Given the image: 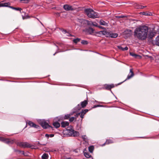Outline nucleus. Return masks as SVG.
<instances>
[{
  "mask_svg": "<svg viewBox=\"0 0 159 159\" xmlns=\"http://www.w3.org/2000/svg\"><path fill=\"white\" fill-rule=\"evenodd\" d=\"M57 53V52H56L53 55L54 56Z\"/></svg>",
  "mask_w": 159,
  "mask_h": 159,
  "instance_id": "09e8293b",
  "label": "nucleus"
},
{
  "mask_svg": "<svg viewBox=\"0 0 159 159\" xmlns=\"http://www.w3.org/2000/svg\"><path fill=\"white\" fill-rule=\"evenodd\" d=\"M17 146L23 148H33L34 146L26 142H18L16 143Z\"/></svg>",
  "mask_w": 159,
  "mask_h": 159,
  "instance_id": "7ed1b4c3",
  "label": "nucleus"
},
{
  "mask_svg": "<svg viewBox=\"0 0 159 159\" xmlns=\"http://www.w3.org/2000/svg\"><path fill=\"white\" fill-rule=\"evenodd\" d=\"M88 101L85 100L81 102V106L82 108H84L88 104Z\"/></svg>",
  "mask_w": 159,
  "mask_h": 159,
  "instance_id": "ddd939ff",
  "label": "nucleus"
},
{
  "mask_svg": "<svg viewBox=\"0 0 159 159\" xmlns=\"http://www.w3.org/2000/svg\"><path fill=\"white\" fill-rule=\"evenodd\" d=\"M155 33L150 28L145 25L139 26L135 29L134 35L139 40H143L147 38L152 39L155 36Z\"/></svg>",
  "mask_w": 159,
  "mask_h": 159,
  "instance_id": "f257e3e1",
  "label": "nucleus"
},
{
  "mask_svg": "<svg viewBox=\"0 0 159 159\" xmlns=\"http://www.w3.org/2000/svg\"><path fill=\"white\" fill-rule=\"evenodd\" d=\"M94 149V147L93 146H90L89 148V152H93Z\"/></svg>",
  "mask_w": 159,
  "mask_h": 159,
  "instance_id": "cd10ccee",
  "label": "nucleus"
},
{
  "mask_svg": "<svg viewBox=\"0 0 159 159\" xmlns=\"http://www.w3.org/2000/svg\"><path fill=\"white\" fill-rule=\"evenodd\" d=\"M117 47L119 49H120L123 51L127 50L128 49V47L127 46L125 47V48H123L120 46H117Z\"/></svg>",
  "mask_w": 159,
  "mask_h": 159,
  "instance_id": "a211bd4d",
  "label": "nucleus"
},
{
  "mask_svg": "<svg viewBox=\"0 0 159 159\" xmlns=\"http://www.w3.org/2000/svg\"><path fill=\"white\" fill-rule=\"evenodd\" d=\"M92 25H93V26H96V27H98V25L97 23H96V22H92Z\"/></svg>",
  "mask_w": 159,
  "mask_h": 159,
  "instance_id": "58836bf2",
  "label": "nucleus"
},
{
  "mask_svg": "<svg viewBox=\"0 0 159 159\" xmlns=\"http://www.w3.org/2000/svg\"><path fill=\"white\" fill-rule=\"evenodd\" d=\"M90 109H89V110H90ZM89 110L88 109H84L82 110V111L80 113H78L77 114V116H80V117L82 119H83L84 117V116L85 114H86L88 111Z\"/></svg>",
  "mask_w": 159,
  "mask_h": 159,
  "instance_id": "6e6552de",
  "label": "nucleus"
},
{
  "mask_svg": "<svg viewBox=\"0 0 159 159\" xmlns=\"http://www.w3.org/2000/svg\"><path fill=\"white\" fill-rule=\"evenodd\" d=\"M92 22L89 21H87V25H92Z\"/></svg>",
  "mask_w": 159,
  "mask_h": 159,
  "instance_id": "a19ab883",
  "label": "nucleus"
},
{
  "mask_svg": "<svg viewBox=\"0 0 159 159\" xmlns=\"http://www.w3.org/2000/svg\"><path fill=\"white\" fill-rule=\"evenodd\" d=\"M84 152V155L85 156L88 158H90L91 157V155L90 154V153L88 152Z\"/></svg>",
  "mask_w": 159,
  "mask_h": 159,
  "instance_id": "a878e982",
  "label": "nucleus"
},
{
  "mask_svg": "<svg viewBox=\"0 0 159 159\" xmlns=\"http://www.w3.org/2000/svg\"><path fill=\"white\" fill-rule=\"evenodd\" d=\"M156 44L159 46V36L156 38Z\"/></svg>",
  "mask_w": 159,
  "mask_h": 159,
  "instance_id": "473e14b6",
  "label": "nucleus"
},
{
  "mask_svg": "<svg viewBox=\"0 0 159 159\" xmlns=\"http://www.w3.org/2000/svg\"><path fill=\"white\" fill-rule=\"evenodd\" d=\"M66 131L68 134L72 136H77L79 135V133L78 132L75 131L71 127H67Z\"/></svg>",
  "mask_w": 159,
  "mask_h": 159,
  "instance_id": "20e7f679",
  "label": "nucleus"
},
{
  "mask_svg": "<svg viewBox=\"0 0 159 159\" xmlns=\"http://www.w3.org/2000/svg\"><path fill=\"white\" fill-rule=\"evenodd\" d=\"M130 55L131 56H132L133 57H134L135 58H137V57L139 56V55H137V54H135L134 53H133V52H130Z\"/></svg>",
  "mask_w": 159,
  "mask_h": 159,
  "instance_id": "7c9ffc66",
  "label": "nucleus"
},
{
  "mask_svg": "<svg viewBox=\"0 0 159 159\" xmlns=\"http://www.w3.org/2000/svg\"><path fill=\"white\" fill-rule=\"evenodd\" d=\"M45 136L46 137H47L48 139L49 137V134H46L45 135Z\"/></svg>",
  "mask_w": 159,
  "mask_h": 159,
  "instance_id": "a18cd8bd",
  "label": "nucleus"
},
{
  "mask_svg": "<svg viewBox=\"0 0 159 159\" xmlns=\"http://www.w3.org/2000/svg\"><path fill=\"white\" fill-rule=\"evenodd\" d=\"M0 141H2L7 144H12L14 142V140L9 139H6L2 137H0Z\"/></svg>",
  "mask_w": 159,
  "mask_h": 159,
  "instance_id": "423d86ee",
  "label": "nucleus"
},
{
  "mask_svg": "<svg viewBox=\"0 0 159 159\" xmlns=\"http://www.w3.org/2000/svg\"><path fill=\"white\" fill-rule=\"evenodd\" d=\"M81 40V39L79 38H77L76 39H74L73 40V42L75 44H76L78 42H80Z\"/></svg>",
  "mask_w": 159,
  "mask_h": 159,
  "instance_id": "b1692460",
  "label": "nucleus"
},
{
  "mask_svg": "<svg viewBox=\"0 0 159 159\" xmlns=\"http://www.w3.org/2000/svg\"><path fill=\"white\" fill-rule=\"evenodd\" d=\"M84 12L87 16L91 18H95L98 17V13L90 8L86 9Z\"/></svg>",
  "mask_w": 159,
  "mask_h": 159,
  "instance_id": "f03ea898",
  "label": "nucleus"
},
{
  "mask_svg": "<svg viewBox=\"0 0 159 159\" xmlns=\"http://www.w3.org/2000/svg\"><path fill=\"white\" fill-rule=\"evenodd\" d=\"M105 87L106 89L110 90L111 88H114V86L113 84L111 85L107 84L105 86Z\"/></svg>",
  "mask_w": 159,
  "mask_h": 159,
  "instance_id": "4468645a",
  "label": "nucleus"
},
{
  "mask_svg": "<svg viewBox=\"0 0 159 159\" xmlns=\"http://www.w3.org/2000/svg\"><path fill=\"white\" fill-rule=\"evenodd\" d=\"M98 27L102 29H105L104 27H102V26H98Z\"/></svg>",
  "mask_w": 159,
  "mask_h": 159,
  "instance_id": "37998d69",
  "label": "nucleus"
},
{
  "mask_svg": "<svg viewBox=\"0 0 159 159\" xmlns=\"http://www.w3.org/2000/svg\"><path fill=\"white\" fill-rule=\"evenodd\" d=\"M100 103H102V102H100Z\"/></svg>",
  "mask_w": 159,
  "mask_h": 159,
  "instance_id": "603ef678",
  "label": "nucleus"
},
{
  "mask_svg": "<svg viewBox=\"0 0 159 159\" xmlns=\"http://www.w3.org/2000/svg\"><path fill=\"white\" fill-rule=\"evenodd\" d=\"M81 43L83 45H87L88 44V42L87 41L85 40H81Z\"/></svg>",
  "mask_w": 159,
  "mask_h": 159,
  "instance_id": "c85d7f7f",
  "label": "nucleus"
},
{
  "mask_svg": "<svg viewBox=\"0 0 159 159\" xmlns=\"http://www.w3.org/2000/svg\"><path fill=\"white\" fill-rule=\"evenodd\" d=\"M129 73L128 75L127 78L123 82H121L120 83H119L118 84V85L120 84L121 83H123L124 81H126L127 80H129L130 79H131V78H132L134 75V74L133 71V70L132 69H130L129 70Z\"/></svg>",
  "mask_w": 159,
  "mask_h": 159,
  "instance_id": "0eeeda50",
  "label": "nucleus"
},
{
  "mask_svg": "<svg viewBox=\"0 0 159 159\" xmlns=\"http://www.w3.org/2000/svg\"><path fill=\"white\" fill-rule=\"evenodd\" d=\"M75 117H72L71 118L70 117L69 118V121L70 122H73L75 120Z\"/></svg>",
  "mask_w": 159,
  "mask_h": 159,
  "instance_id": "4c0bfd02",
  "label": "nucleus"
},
{
  "mask_svg": "<svg viewBox=\"0 0 159 159\" xmlns=\"http://www.w3.org/2000/svg\"><path fill=\"white\" fill-rule=\"evenodd\" d=\"M61 126L62 127L64 128L68 126L69 125V123L67 121H63L61 123Z\"/></svg>",
  "mask_w": 159,
  "mask_h": 159,
  "instance_id": "dca6fc26",
  "label": "nucleus"
},
{
  "mask_svg": "<svg viewBox=\"0 0 159 159\" xmlns=\"http://www.w3.org/2000/svg\"><path fill=\"white\" fill-rule=\"evenodd\" d=\"M20 2H21L22 3H28L29 2V0H20Z\"/></svg>",
  "mask_w": 159,
  "mask_h": 159,
  "instance_id": "f704fd0d",
  "label": "nucleus"
},
{
  "mask_svg": "<svg viewBox=\"0 0 159 159\" xmlns=\"http://www.w3.org/2000/svg\"><path fill=\"white\" fill-rule=\"evenodd\" d=\"M34 123L31 121H29L27 123V124H28L31 127H32Z\"/></svg>",
  "mask_w": 159,
  "mask_h": 159,
  "instance_id": "72a5a7b5",
  "label": "nucleus"
},
{
  "mask_svg": "<svg viewBox=\"0 0 159 159\" xmlns=\"http://www.w3.org/2000/svg\"><path fill=\"white\" fill-rule=\"evenodd\" d=\"M134 7L136 9H143L144 7H146V6H143L137 3H135L134 5Z\"/></svg>",
  "mask_w": 159,
  "mask_h": 159,
  "instance_id": "9b49d317",
  "label": "nucleus"
},
{
  "mask_svg": "<svg viewBox=\"0 0 159 159\" xmlns=\"http://www.w3.org/2000/svg\"><path fill=\"white\" fill-rule=\"evenodd\" d=\"M63 8L67 11H74L75 10L72 6L68 4H65L63 6Z\"/></svg>",
  "mask_w": 159,
  "mask_h": 159,
  "instance_id": "1a4fd4ad",
  "label": "nucleus"
},
{
  "mask_svg": "<svg viewBox=\"0 0 159 159\" xmlns=\"http://www.w3.org/2000/svg\"><path fill=\"white\" fill-rule=\"evenodd\" d=\"M53 125V126L57 128H59L60 126V124L57 122H54Z\"/></svg>",
  "mask_w": 159,
  "mask_h": 159,
  "instance_id": "6ab92c4d",
  "label": "nucleus"
},
{
  "mask_svg": "<svg viewBox=\"0 0 159 159\" xmlns=\"http://www.w3.org/2000/svg\"><path fill=\"white\" fill-rule=\"evenodd\" d=\"M70 116V114H67L64 117V119H69Z\"/></svg>",
  "mask_w": 159,
  "mask_h": 159,
  "instance_id": "2f4dec72",
  "label": "nucleus"
},
{
  "mask_svg": "<svg viewBox=\"0 0 159 159\" xmlns=\"http://www.w3.org/2000/svg\"><path fill=\"white\" fill-rule=\"evenodd\" d=\"M99 23L101 25L104 26H107L108 25V23L102 20H100Z\"/></svg>",
  "mask_w": 159,
  "mask_h": 159,
  "instance_id": "f3484780",
  "label": "nucleus"
},
{
  "mask_svg": "<svg viewBox=\"0 0 159 159\" xmlns=\"http://www.w3.org/2000/svg\"><path fill=\"white\" fill-rule=\"evenodd\" d=\"M4 1H1V2H2V7H9V6L10 5V3L9 2L4 3Z\"/></svg>",
  "mask_w": 159,
  "mask_h": 159,
  "instance_id": "412c9836",
  "label": "nucleus"
},
{
  "mask_svg": "<svg viewBox=\"0 0 159 159\" xmlns=\"http://www.w3.org/2000/svg\"><path fill=\"white\" fill-rule=\"evenodd\" d=\"M118 34L116 33H110L109 37L111 38H116L118 36Z\"/></svg>",
  "mask_w": 159,
  "mask_h": 159,
  "instance_id": "aec40b11",
  "label": "nucleus"
},
{
  "mask_svg": "<svg viewBox=\"0 0 159 159\" xmlns=\"http://www.w3.org/2000/svg\"><path fill=\"white\" fill-rule=\"evenodd\" d=\"M99 34L105 35L107 37H109L110 33L105 30L101 31L99 32Z\"/></svg>",
  "mask_w": 159,
  "mask_h": 159,
  "instance_id": "9d476101",
  "label": "nucleus"
},
{
  "mask_svg": "<svg viewBox=\"0 0 159 159\" xmlns=\"http://www.w3.org/2000/svg\"><path fill=\"white\" fill-rule=\"evenodd\" d=\"M16 152H19L20 153L22 152L23 153V154H24V152L23 151H20V150H16Z\"/></svg>",
  "mask_w": 159,
  "mask_h": 159,
  "instance_id": "49530a36",
  "label": "nucleus"
},
{
  "mask_svg": "<svg viewBox=\"0 0 159 159\" xmlns=\"http://www.w3.org/2000/svg\"><path fill=\"white\" fill-rule=\"evenodd\" d=\"M48 154L46 153H44L42 156V159H48Z\"/></svg>",
  "mask_w": 159,
  "mask_h": 159,
  "instance_id": "393cba45",
  "label": "nucleus"
},
{
  "mask_svg": "<svg viewBox=\"0 0 159 159\" xmlns=\"http://www.w3.org/2000/svg\"><path fill=\"white\" fill-rule=\"evenodd\" d=\"M116 17L117 18H123L124 17V16H116Z\"/></svg>",
  "mask_w": 159,
  "mask_h": 159,
  "instance_id": "79ce46f5",
  "label": "nucleus"
},
{
  "mask_svg": "<svg viewBox=\"0 0 159 159\" xmlns=\"http://www.w3.org/2000/svg\"><path fill=\"white\" fill-rule=\"evenodd\" d=\"M82 138L83 139L84 141L85 142H87L88 140L87 137V136L85 135L82 136Z\"/></svg>",
  "mask_w": 159,
  "mask_h": 159,
  "instance_id": "c756f323",
  "label": "nucleus"
},
{
  "mask_svg": "<svg viewBox=\"0 0 159 159\" xmlns=\"http://www.w3.org/2000/svg\"><path fill=\"white\" fill-rule=\"evenodd\" d=\"M86 30L89 34H92L94 33V30L91 27H89Z\"/></svg>",
  "mask_w": 159,
  "mask_h": 159,
  "instance_id": "2eb2a0df",
  "label": "nucleus"
},
{
  "mask_svg": "<svg viewBox=\"0 0 159 159\" xmlns=\"http://www.w3.org/2000/svg\"><path fill=\"white\" fill-rule=\"evenodd\" d=\"M63 31L65 32V33H67V36H73L71 34H70L69 33H67L66 31V30H63Z\"/></svg>",
  "mask_w": 159,
  "mask_h": 159,
  "instance_id": "e433bc0d",
  "label": "nucleus"
},
{
  "mask_svg": "<svg viewBox=\"0 0 159 159\" xmlns=\"http://www.w3.org/2000/svg\"><path fill=\"white\" fill-rule=\"evenodd\" d=\"M57 15H58L59 16H60V14H59V13H57Z\"/></svg>",
  "mask_w": 159,
  "mask_h": 159,
  "instance_id": "8fccbe9b",
  "label": "nucleus"
},
{
  "mask_svg": "<svg viewBox=\"0 0 159 159\" xmlns=\"http://www.w3.org/2000/svg\"><path fill=\"white\" fill-rule=\"evenodd\" d=\"M103 107V106L102 105H94L93 106V107H92V108L91 109L95 108L97 107Z\"/></svg>",
  "mask_w": 159,
  "mask_h": 159,
  "instance_id": "c9c22d12",
  "label": "nucleus"
},
{
  "mask_svg": "<svg viewBox=\"0 0 159 159\" xmlns=\"http://www.w3.org/2000/svg\"><path fill=\"white\" fill-rule=\"evenodd\" d=\"M132 30H126L124 32V34L127 35L128 36H130L132 34Z\"/></svg>",
  "mask_w": 159,
  "mask_h": 159,
  "instance_id": "f8f14e48",
  "label": "nucleus"
},
{
  "mask_svg": "<svg viewBox=\"0 0 159 159\" xmlns=\"http://www.w3.org/2000/svg\"><path fill=\"white\" fill-rule=\"evenodd\" d=\"M32 127L35 128H38L39 127V126L37 125H36L34 123L33 125L32 126Z\"/></svg>",
  "mask_w": 159,
  "mask_h": 159,
  "instance_id": "ea45409f",
  "label": "nucleus"
},
{
  "mask_svg": "<svg viewBox=\"0 0 159 159\" xmlns=\"http://www.w3.org/2000/svg\"><path fill=\"white\" fill-rule=\"evenodd\" d=\"M54 134H49V137H52L54 136Z\"/></svg>",
  "mask_w": 159,
  "mask_h": 159,
  "instance_id": "c03bdc74",
  "label": "nucleus"
},
{
  "mask_svg": "<svg viewBox=\"0 0 159 159\" xmlns=\"http://www.w3.org/2000/svg\"><path fill=\"white\" fill-rule=\"evenodd\" d=\"M77 106H80V104H78Z\"/></svg>",
  "mask_w": 159,
  "mask_h": 159,
  "instance_id": "3c124183",
  "label": "nucleus"
},
{
  "mask_svg": "<svg viewBox=\"0 0 159 159\" xmlns=\"http://www.w3.org/2000/svg\"><path fill=\"white\" fill-rule=\"evenodd\" d=\"M2 2H0V7H2Z\"/></svg>",
  "mask_w": 159,
  "mask_h": 159,
  "instance_id": "de8ad7c7",
  "label": "nucleus"
},
{
  "mask_svg": "<svg viewBox=\"0 0 159 159\" xmlns=\"http://www.w3.org/2000/svg\"><path fill=\"white\" fill-rule=\"evenodd\" d=\"M9 7L10 8H11V9L15 10H17V11H20V12H21V11L22 10V8H20V7H13L12 6H10V7Z\"/></svg>",
  "mask_w": 159,
  "mask_h": 159,
  "instance_id": "5701e85b",
  "label": "nucleus"
},
{
  "mask_svg": "<svg viewBox=\"0 0 159 159\" xmlns=\"http://www.w3.org/2000/svg\"><path fill=\"white\" fill-rule=\"evenodd\" d=\"M142 14L143 15L147 16H150L152 15V13L149 12H142Z\"/></svg>",
  "mask_w": 159,
  "mask_h": 159,
  "instance_id": "4be33fe9",
  "label": "nucleus"
},
{
  "mask_svg": "<svg viewBox=\"0 0 159 159\" xmlns=\"http://www.w3.org/2000/svg\"><path fill=\"white\" fill-rule=\"evenodd\" d=\"M113 143V141L111 139H109L107 140L105 143L103 145H105V144H108L110 143Z\"/></svg>",
  "mask_w": 159,
  "mask_h": 159,
  "instance_id": "bb28decb",
  "label": "nucleus"
},
{
  "mask_svg": "<svg viewBox=\"0 0 159 159\" xmlns=\"http://www.w3.org/2000/svg\"><path fill=\"white\" fill-rule=\"evenodd\" d=\"M39 122L40 125L44 129H46L50 127L52 128V127L49 125L48 123L44 120H40Z\"/></svg>",
  "mask_w": 159,
  "mask_h": 159,
  "instance_id": "39448f33",
  "label": "nucleus"
}]
</instances>
